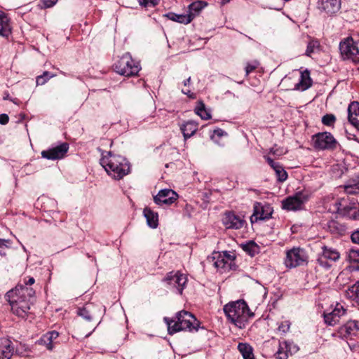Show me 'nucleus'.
Segmentation results:
<instances>
[{
	"instance_id": "44",
	"label": "nucleus",
	"mask_w": 359,
	"mask_h": 359,
	"mask_svg": "<svg viewBox=\"0 0 359 359\" xmlns=\"http://www.w3.org/2000/svg\"><path fill=\"white\" fill-rule=\"evenodd\" d=\"M291 323L289 320L282 321L278 327L280 332L283 334L287 333L290 330Z\"/></svg>"
},
{
	"instance_id": "9",
	"label": "nucleus",
	"mask_w": 359,
	"mask_h": 359,
	"mask_svg": "<svg viewBox=\"0 0 359 359\" xmlns=\"http://www.w3.org/2000/svg\"><path fill=\"white\" fill-rule=\"evenodd\" d=\"M310 195L306 191H298L294 196H289L282 201V208L287 210L302 209L304 203L308 201Z\"/></svg>"
},
{
	"instance_id": "13",
	"label": "nucleus",
	"mask_w": 359,
	"mask_h": 359,
	"mask_svg": "<svg viewBox=\"0 0 359 359\" xmlns=\"http://www.w3.org/2000/svg\"><path fill=\"white\" fill-rule=\"evenodd\" d=\"M69 144L66 142L62 143L55 147L41 151V156L48 160L61 159L65 157L68 151Z\"/></svg>"
},
{
	"instance_id": "49",
	"label": "nucleus",
	"mask_w": 359,
	"mask_h": 359,
	"mask_svg": "<svg viewBox=\"0 0 359 359\" xmlns=\"http://www.w3.org/2000/svg\"><path fill=\"white\" fill-rule=\"evenodd\" d=\"M266 160L267 161V163L270 165V166L275 170L276 169V168L279 167L280 165L278 163H276L273 161V160L269 157V156H266Z\"/></svg>"
},
{
	"instance_id": "20",
	"label": "nucleus",
	"mask_w": 359,
	"mask_h": 359,
	"mask_svg": "<svg viewBox=\"0 0 359 359\" xmlns=\"http://www.w3.org/2000/svg\"><path fill=\"white\" fill-rule=\"evenodd\" d=\"M216 260L214 266L216 269L226 271L231 269V262L233 260V257L225 252L223 255L218 254L217 257H214Z\"/></svg>"
},
{
	"instance_id": "51",
	"label": "nucleus",
	"mask_w": 359,
	"mask_h": 359,
	"mask_svg": "<svg viewBox=\"0 0 359 359\" xmlns=\"http://www.w3.org/2000/svg\"><path fill=\"white\" fill-rule=\"evenodd\" d=\"M9 121V117L6 114H0V124L1 125H6L8 123Z\"/></svg>"
},
{
	"instance_id": "43",
	"label": "nucleus",
	"mask_w": 359,
	"mask_h": 359,
	"mask_svg": "<svg viewBox=\"0 0 359 359\" xmlns=\"http://www.w3.org/2000/svg\"><path fill=\"white\" fill-rule=\"evenodd\" d=\"M336 121V118L333 114H326L322 118V123L325 126H332Z\"/></svg>"
},
{
	"instance_id": "34",
	"label": "nucleus",
	"mask_w": 359,
	"mask_h": 359,
	"mask_svg": "<svg viewBox=\"0 0 359 359\" xmlns=\"http://www.w3.org/2000/svg\"><path fill=\"white\" fill-rule=\"evenodd\" d=\"M194 111L195 113L203 120H208L211 118L210 111L206 109L205 105L202 101L197 102Z\"/></svg>"
},
{
	"instance_id": "12",
	"label": "nucleus",
	"mask_w": 359,
	"mask_h": 359,
	"mask_svg": "<svg viewBox=\"0 0 359 359\" xmlns=\"http://www.w3.org/2000/svg\"><path fill=\"white\" fill-rule=\"evenodd\" d=\"M273 213V208L268 203L262 204L256 202L254 204V212L251 216L250 219L252 222H257V220H264L271 217Z\"/></svg>"
},
{
	"instance_id": "42",
	"label": "nucleus",
	"mask_w": 359,
	"mask_h": 359,
	"mask_svg": "<svg viewBox=\"0 0 359 359\" xmlns=\"http://www.w3.org/2000/svg\"><path fill=\"white\" fill-rule=\"evenodd\" d=\"M259 65V63L257 60H254L252 62H248L246 64V66L245 68L246 76H248L250 72H252L255 69H256Z\"/></svg>"
},
{
	"instance_id": "32",
	"label": "nucleus",
	"mask_w": 359,
	"mask_h": 359,
	"mask_svg": "<svg viewBox=\"0 0 359 359\" xmlns=\"http://www.w3.org/2000/svg\"><path fill=\"white\" fill-rule=\"evenodd\" d=\"M329 231L332 233L343 235L346 232V226L336 220H331L327 224Z\"/></svg>"
},
{
	"instance_id": "16",
	"label": "nucleus",
	"mask_w": 359,
	"mask_h": 359,
	"mask_svg": "<svg viewBox=\"0 0 359 359\" xmlns=\"http://www.w3.org/2000/svg\"><path fill=\"white\" fill-rule=\"evenodd\" d=\"M358 332H359V321L349 320L339 328L337 335L341 339H347L355 336Z\"/></svg>"
},
{
	"instance_id": "24",
	"label": "nucleus",
	"mask_w": 359,
	"mask_h": 359,
	"mask_svg": "<svg viewBox=\"0 0 359 359\" xmlns=\"http://www.w3.org/2000/svg\"><path fill=\"white\" fill-rule=\"evenodd\" d=\"M149 226L155 229L158 224V215L149 208H145L143 211Z\"/></svg>"
},
{
	"instance_id": "54",
	"label": "nucleus",
	"mask_w": 359,
	"mask_h": 359,
	"mask_svg": "<svg viewBox=\"0 0 359 359\" xmlns=\"http://www.w3.org/2000/svg\"><path fill=\"white\" fill-rule=\"evenodd\" d=\"M231 0H222V4H226L227 3H229Z\"/></svg>"
},
{
	"instance_id": "18",
	"label": "nucleus",
	"mask_w": 359,
	"mask_h": 359,
	"mask_svg": "<svg viewBox=\"0 0 359 359\" xmlns=\"http://www.w3.org/2000/svg\"><path fill=\"white\" fill-rule=\"evenodd\" d=\"M346 313V309L341 304H337L335 308L330 313H324L325 323L334 326L339 322V319Z\"/></svg>"
},
{
	"instance_id": "46",
	"label": "nucleus",
	"mask_w": 359,
	"mask_h": 359,
	"mask_svg": "<svg viewBox=\"0 0 359 359\" xmlns=\"http://www.w3.org/2000/svg\"><path fill=\"white\" fill-rule=\"evenodd\" d=\"M285 350H290V344H289L286 341H280L279 348L278 351H282V352H285Z\"/></svg>"
},
{
	"instance_id": "3",
	"label": "nucleus",
	"mask_w": 359,
	"mask_h": 359,
	"mask_svg": "<svg viewBox=\"0 0 359 359\" xmlns=\"http://www.w3.org/2000/svg\"><path fill=\"white\" fill-rule=\"evenodd\" d=\"M100 164L106 172L116 180H121L130 172V165L126 158L120 155H115L111 151L107 155L102 154Z\"/></svg>"
},
{
	"instance_id": "6",
	"label": "nucleus",
	"mask_w": 359,
	"mask_h": 359,
	"mask_svg": "<svg viewBox=\"0 0 359 359\" xmlns=\"http://www.w3.org/2000/svg\"><path fill=\"white\" fill-rule=\"evenodd\" d=\"M163 282L172 292L182 295L187 286L188 278L180 271H172L165 275Z\"/></svg>"
},
{
	"instance_id": "30",
	"label": "nucleus",
	"mask_w": 359,
	"mask_h": 359,
	"mask_svg": "<svg viewBox=\"0 0 359 359\" xmlns=\"http://www.w3.org/2000/svg\"><path fill=\"white\" fill-rule=\"evenodd\" d=\"M344 190L348 194H358L359 177L349 180L347 184L344 185Z\"/></svg>"
},
{
	"instance_id": "10",
	"label": "nucleus",
	"mask_w": 359,
	"mask_h": 359,
	"mask_svg": "<svg viewBox=\"0 0 359 359\" xmlns=\"http://www.w3.org/2000/svg\"><path fill=\"white\" fill-rule=\"evenodd\" d=\"M313 145L316 149L325 150L336 147L337 141L330 133H319L313 136Z\"/></svg>"
},
{
	"instance_id": "26",
	"label": "nucleus",
	"mask_w": 359,
	"mask_h": 359,
	"mask_svg": "<svg viewBox=\"0 0 359 359\" xmlns=\"http://www.w3.org/2000/svg\"><path fill=\"white\" fill-rule=\"evenodd\" d=\"M11 33V27L9 23L8 18L0 11V36L8 37Z\"/></svg>"
},
{
	"instance_id": "2",
	"label": "nucleus",
	"mask_w": 359,
	"mask_h": 359,
	"mask_svg": "<svg viewBox=\"0 0 359 359\" xmlns=\"http://www.w3.org/2000/svg\"><path fill=\"white\" fill-rule=\"evenodd\" d=\"M163 320L168 326L169 334L180 331L197 332L200 327V322L195 316L184 310L177 312L175 318L165 317Z\"/></svg>"
},
{
	"instance_id": "45",
	"label": "nucleus",
	"mask_w": 359,
	"mask_h": 359,
	"mask_svg": "<svg viewBox=\"0 0 359 359\" xmlns=\"http://www.w3.org/2000/svg\"><path fill=\"white\" fill-rule=\"evenodd\" d=\"M140 5L144 7L155 6L159 2V0H138Z\"/></svg>"
},
{
	"instance_id": "8",
	"label": "nucleus",
	"mask_w": 359,
	"mask_h": 359,
	"mask_svg": "<svg viewBox=\"0 0 359 359\" xmlns=\"http://www.w3.org/2000/svg\"><path fill=\"white\" fill-rule=\"evenodd\" d=\"M308 255L301 248H293L286 252L285 265L287 268H295L307 262Z\"/></svg>"
},
{
	"instance_id": "28",
	"label": "nucleus",
	"mask_w": 359,
	"mask_h": 359,
	"mask_svg": "<svg viewBox=\"0 0 359 359\" xmlns=\"http://www.w3.org/2000/svg\"><path fill=\"white\" fill-rule=\"evenodd\" d=\"M207 6V3L201 1H195L188 7V15L191 16V20Z\"/></svg>"
},
{
	"instance_id": "23",
	"label": "nucleus",
	"mask_w": 359,
	"mask_h": 359,
	"mask_svg": "<svg viewBox=\"0 0 359 359\" xmlns=\"http://www.w3.org/2000/svg\"><path fill=\"white\" fill-rule=\"evenodd\" d=\"M312 85V79L310 76V72L307 69L301 72L300 80L296 84V88L301 90H305Z\"/></svg>"
},
{
	"instance_id": "27",
	"label": "nucleus",
	"mask_w": 359,
	"mask_h": 359,
	"mask_svg": "<svg viewBox=\"0 0 359 359\" xmlns=\"http://www.w3.org/2000/svg\"><path fill=\"white\" fill-rule=\"evenodd\" d=\"M345 294L348 299L359 304V281L349 286L346 290Z\"/></svg>"
},
{
	"instance_id": "15",
	"label": "nucleus",
	"mask_w": 359,
	"mask_h": 359,
	"mask_svg": "<svg viewBox=\"0 0 359 359\" xmlns=\"http://www.w3.org/2000/svg\"><path fill=\"white\" fill-rule=\"evenodd\" d=\"M222 222L227 229H239L243 226L245 221L243 217L229 212L224 214Z\"/></svg>"
},
{
	"instance_id": "48",
	"label": "nucleus",
	"mask_w": 359,
	"mask_h": 359,
	"mask_svg": "<svg viewBox=\"0 0 359 359\" xmlns=\"http://www.w3.org/2000/svg\"><path fill=\"white\" fill-rule=\"evenodd\" d=\"M351 239L353 243L359 245V230H356L351 233Z\"/></svg>"
},
{
	"instance_id": "47",
	"label": "nucleus",
	"mask_w": 359,
	"mask_h": 359,
	"mask_svg": "<svg viewBox=\"0 0 359 359\" xmlns=\"http://www.w3.org/2000/svg\"><path fill=\"white\" fill-rule=\"evenodd\" d=\"M291 352V350H285V352L282 351H278L276 353V358L278 359H287L288 353Z\"/></svg>"
},
{
	"instance_id": "50",
	"label": "nucleus",
	"mask_w": 359,
	"mask_h": 359,
	"mask_svg": "<svg viewBox=\"0 0 359 359\" xmlns=\"http://www.w3.org/2000/svg\"><path fill=\"white\" fill-rule=\"evenodd\" d=\"M57 0H43V4L45 8H50L53 6Z\"/></svg>"
},
{
	"instance_id": "25",
	"label": "nucleus",
	"mask_w": 359,
	"mask_h": 359,
	"mask_svg": "<svg viewBox=\"0 0 359 359\" xmlns=\"http://www.w3.org/2000/svg\"><path fill=\"white\" fill-rule=\"evenodd\" d=\"M344 201H337L335 202L336 211L338 213L345 215L346 212H348L349 217L353 219H356L359 217V211L355 208L351 207H344L342 209V202Z\"/></svg>"
},
{
	"instance_id": "55",
	"label": "nucleus",
	"mask_w": 359,
	"mask_h": 359,
	"mask_svg": "<svg viewBox=\"0 0 359 359\" xmlns=\"http://www.w3.org/2000/svg\"><path fill=\"white\" fill-rule=\"evenodd\" d=\"M182 92L184 93V94H186V95H189V93L190 92L189 90H185L184 89L182 90Z\"/></svg>"
},
{
	"instance_id": "17",
	"label": "nucleus",
	"mask_w": 359,
	"mask_h": 359,
	"mask_svg": "<svg viewBox=\"0 0 359 359\" xmlns=\"http://www.w3.org/2000/svg\"><path fill=\"white\" fill-rule=\"evenodd\" d=\"M59 332L57 331H50L42 335L36 341L41 346H44L47 350L52 351L58 341Z\"/></svg>"
},
{
	"instance_id": "11",
	"label": "nucleus",
	"mask_w": 359,
	"mask_h": 359,
	"mask_svg": "<svg viewBox=\"0 0 359 359\" xmlns=\"http://www.w3.org/2000/svg\"><path fill=\"white\" fill-rule=\"evenodd\" d=\"M340 257L339 252L332 248L324 245L322 248V252L317 259V262L321 267L328 269L331 267V262H336Z\"/></svg>"
},
{
	"instance_id": "7",
	"label": "nucleus",
	"mask_w": 359,
	"mask_h": 359,
	"mask_svg": "<svg viewBox=\"0 0 359 359\" xmlns=\"http://www.w3.org/2000/svg\"><path fill=\"white\" fill-rule=\"evenodd\" d=\"M339 48L344 60H349L353 63L359 62V48L357 42L351 36L341 41Z\"/></svg>"
},
{
	"instance_id": "35",
	"label": "nucleus",
	"mask_w": 359,
	"mask_h": 359,
	"mask_svg": "<svg viewBox=\"0 0 359 359\" xmlns=\"http://www.w3.org/2000/svg\"><path fill=\"white\" fill-rule=\"evenodd\" d=\"M238 349L244 359H254L252 348L248 344L239 343Z\"/></svg>"
},
{
	"instance_id": "19",
	"label": "nucleus",
	"mask_w": 359,
	"mask_h": 359,
	"mask_svg": "<svg viewBox=\"0 0 359 359\" xmlns=\"http://www.w3.org/2000/svg\"><path fill=\"white\" fill-rule=\"evenodd\" d=\"M341 6V0H319V8L330 16L338 13Z\"/></svg>"
},
{
	"instance_id": "41",
	"label": "nucleus",
	"mask_w": 359,
	"mask_h": 359,
	"mask_svg": "<svg viewBox=\"0 0 359 359\" xmlns=\"http://www.w3.org/2000/svg\"><path fill=\"white\" fill-rule=\"evenodd\" d=\"M224 135H227V133L224 130H223L221 128H217L213 130V133L211 135L210 137L215 142H217L218 139Z\"/></svg>"
},
{
	"instance_id": "37",
	"label": "nucleus",
	"mask_w": 359,
	"mask_h": 359,
	"mask_svg": "<svg viewBox=\"0 0 359 359\" xmlns=\"http://www.w3.org/2000/svg\"><path fill=\"white\" fill-rule=\"evenodd\" d=\"M55 76V74H51L50 72L46 71L43 74L36 77V83L37 86H42L45 84L50 79Z\"/></svg>"
},
{
	"instance_id": "5",
	"label": "nucleus",
	"mask_w": 359,
	"mask_h": 359,
	"mask_svg": "<svg viewBox=\"0 0 359 359\" xmlns=\"http://www.w3.org/2000/svg\"><path fill=\"white\" fill-rule=\"evenodd\" d=\"M113 67L116 73L127 77L137 75L141 69L139 62L135 60L128 53L123 54Z\"/></svg>"
},
{
	"instance_id": "29",
	"label": "nucleus",
	"mask_w": 359,
	"mask_h": 359,
	"mask_svg": "<svg viewBox=\"0 0 359 359\" xmlns=\"http://www.w3.org/2000/svg\"><path fill=\"white\" fill-rule=\"evenodd\" d=\"M346 260L353 265L357 270H359V248H353L346 252Z\"/></svg>"
},
{
	"instance_id": "31",
	"label": "nucleus",
	"mask_w": 359,
	"mask_h": 359,
	"mask_svg": "<svg viewBox=\"0 0 359 359\" xmlns=\"http://www.w3.org/2000/svg\"><path fill=\"white\" fill-rule=\"evenodd\" d=\"M166 17L172 21L185 25L191 22V16L187 14H176L171 12L166 14Z\"/></svg>"
},
{
	"instance_id": "53",
	"label": "nucleus",
	"mask_w": 359,
	"mask_h": 359,
	"mask_svg": "<svg viewBox=\"0 0 359 359\" xmlns=\"http://www.w3.org/2000/svg\"><path fill=\"white\" fill-rule=\"evenodd\" d=\"M190 81H191V78L189 77L188 79H187L186 80L184 81V85L187 86V85L189 84Z\"/></svg>"
},
{
	"instance_id": "1",
	"label": "nucleus",
	"mask_w": 359,
	"mask_h": 359,
	"mask_svg": "<svg viewBox=\"0 0 359 359\" xmlns=\"http://www.w3.org/2000/svg\"><path fill=\"white\" fill-rule=\"evenodd\" d=\"M34 282L33 277H29L28 280L25 279L24 284H18L14 289L7 292L5 295L13 313L18 317L25 318L29 313L35 294L34 290L29 286Z\"/></svg>"
},
{
	"instance_id": "33",
	"label": "nucleus",
	"mask_w": 359,
	"mask_h": 359,
	"mask_svg": "<svg viewBox=\"0 0 359 359\" xmlns=\"http://www.w3.org/2000/svg\"><path fill=\"white\" fill-rule=\"evenodd\" d=\"M93 306L92 304H86L82 308H79L77 311V314L82 317L83 319L90 321L93 316L92 314V309Z\"/></svg>"
},
{
	"instance_id": "36",
	"label": "nucleus",
	"mask_w": 359,
	"mask_h": 359,
	"mask_svg": "<svg viewBox=\"0 0 359 359\" xmlns=\"http://www.w3.org/2000/svg\"><path fill=\"white\" fill-rule=\"evenodd\" d=\"M11 342L8 341L4 348L0 351V359H10L13 355V348L11 346Z\"/></svg>"
},
{
	"instance_id": "21",
	"label": "nucleus",
	"mask_w": 359,
	"mask_h": 359,
	"mask_svg": "<svg viewBox=\"0 0 359 359\" xmlns=\"http://www.w3.org/2000/svg\"><path fill=\"white\" fill-rule=\"evenodd\" d=\"M348 121L359 130V103L351 102L348 107Z\"/></svg>"
},
{
	"instance_id": "40",
	"label": "nucleus",
	"mask_w": 359,
	"mask_h": 359,
	"mask_svg": "<svg viewBox=\"0 0 359 359\" xmlns=\"http://www.w3.org/2000/svg\"><path fill=\"white\" fill-rule=\"evenodd\" d=\"M278 180L279 182H285L287 178V172L283 168L281 165L276 168L275 170Z\"/></svg>"
},
{
	"instance_id": "22",
	"label": "nucleus",
	"mask_w": 359,
	"mask_h": 359,
	"mask_svg": "<svg viewBox=\"0 0 359 359\" xmlns=\"http://www.w3.org/2000/svg\"><path fill=\"white\" fill-rule=\"evenodd\" d=\"M180 130L186 140L196 133L198 130V123L194 121H185L180 125Z\"/></svg>"
},
{
	"instance_id": "14",
	"label": "nucleus",
	"mask_w": 359,
	"mask_h": 359,
	"mask_svg": "<svg viewBox=\"0 0 359 359\" xmlns=\"http://www.w3.org/2000/svg\"><path fill=\"white\" fill-rule=\"evenodd\" d=\"M178 195L175 191L170 189L160 190L156 196L154 197L155 203L158 205H170L177 199Z\"/></svg>"
},
{
	"instance_id": "38",
	"label": "nucleus",
	"mask_w": 359,
	"mask_h": 359,
	"mask_svg": "<svg viewBox=\"0 0 359 359\" xmlns=\"http://www.w3.org/2000/svg\"><path fill=\"white\" fill-rule=\"evenodd\" d=\"M243 250L248 253L250 256H254L258 253V245L253 241L245 245L243 248Z\"/></svg>"
},
{
	"instance_id": "56",
	"label": "nucleus",
	"mask_w": 359,
	"mask_h": 359,
	"mask_svg": "<svg viewBox=\"0 0 359 359\" xmlns=\"http://www.w3.org/2000/svg\"><path fill=\"white\" fill-rule=\"evenodd\" d=\"M90 334H91V332H90V333H89V334H88L86 335V337H89V336L90 335Z\"/></svg>"
},
{
	"instance_id": "52",
	"label": "nucleus",
	"mask_w": 359,
	"mask_h": 359,
	"mask_svg": "<svg viewBox=\"0 0 359 359\" xmlns=\"http://www.w3.org/2000/svg\"><path fill=\"white\" fill-rule=\"evenodd\" d=\"M6 240L0 239V253H1V249H3L4 246H6Z\"/></svg>"
},
{
	"instance_id": "39",
	"label": "nucleus",
	"mask_w": 359,
	"mask_h": 359,
	"mask_svg": "<svg viewBox=\"0 0 359 359\" xmlns=\"http://www.w3.org/2000/svg\"><path fill=\"white\" fill-rule=\"evenodd\" d=\"M319 42L316 40L310 41L307 44V48L306 50V55L311 57V54L315 52L316 49L319 48Z\"/></svg>"
},
{
	"instance_id": "4",
	"label": "nucleus",
	"mask_w": 359,
	"mask_h": 359,
	"mask_svg": "<svg viewBox=\"0 0 359 359\" xmlns=\"http://www.w3.org/2000/svg\"><path fill=\"white\" fill-rule=\"evenodd\" d=\"M223 310L228 320L240 329L245 328L248 318L254 316L243 300L230 302L224 306Z\"/></svg>"
}]
</instances>
